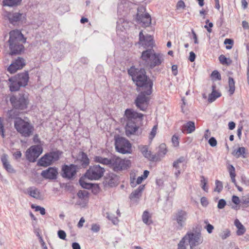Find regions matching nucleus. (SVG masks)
Segmentation results:
<instances>
[{
	"label": "nucleus",
	"mask_w": 249,
	"mask_h": 249,
	"mask_svg": "<svg viewBox=\"0 0 249 249\" xmlns=\"http://www.w3.org/2000/svg\"><path fill=\"white\" fill-rule=\"evenodd\" d=\"M128 74L131 76L132 81L137 86V91L145 90L148 95L152 93L153 82L146 75L144 69L131 67L128 70Z\"/></svg>",
	"instance_id": "f257e3e1"
},
{
	"label": "nucleus",
	"mask_w": 249,
	"mask_h": 249,
	"mask_svg": "<svg viewBox=\"0 0 249 249\" xmlns=\"http://www.w3.org/2000/svg\"><path fill=\"white\" fill-rule=\"evenodd\" d=\"M26 38L24 37L21 31L13 30L9 33V39L8 41L10 54L11 55L21 54L24 51L23 43L26 42Z\"/></svg>",
	"instance_id": "f03ea898"
},
{
	"label": "nucleus",
	"mask_w": 249,
	"mask_h": 249,
	"mask_svg": "<svg viewBox=\"0 0 249 249\" xmlns=\"http://www.w3.org/2000/svg\"><path fill=\"white\" fill-rule=\"evenodd\" d=\"M9 101L13 108L20 110L26 109L29 103L28 95L24 93L12 95Z\"/></svg>",
	"instance_id": "7ed1b4c3"
},
{
	"label": "nucleus",
	"mask_w": 249,
	"mask_h": 249,
	"mask_svg": "<svg viewBox=\"0 0 249 249\" xmlns=\"http://www.w3.org/2000/svg\"><path fill=\"white\" fill-rule=\"evenodd\" d=\"M62 153V151L57 150L47 153L38 160L37 164L42 167L50 166L58 160Z\"/></svg>",
	"instance_id": "20e7f679"
},
{
	"label": "nucleus",
	"mask_w": 249,
	"mask_h": 249,
	"mask_svg": "<svg viewBox=\"0 0 249 249\" xmlns=\"http://www.w3.org/2000/svg\"><path fill=\"white\" fill-rule=\"evenodd\" d=\"M14 126L17 131L25 137L31 135L34 130L32 124L22 119H19L15 121Z\"/></svg>",
	"instance_id": "39448f33"
},
{
	"label": "nucleus",
	"mask_w": 249,
	"mask_h": 249,
	"mask_svg": "<svg viewBox=\"0 0 249 249\" xmlns=\"http://www.w3.org/2000/svg\"><path fill=\"white\" fill-rule=\"evenodd\" d=\"M188 218V213L186 211L178 209L172 215V219L175 222L176 228L181 230L185 226Z\"/></svg>",
	"instance_id": "423d86ee"
},
{
	"label": "nucleus",
	"mask_w": 249,
	"mask_h": 249,
	"mask_svg": "<svg viewBox=\"0 0 249 249\" xmlns=\"http://www.w3.org/2000/svg\"><path fill=\"white\" fill-rule=\"evenodd\" d=\"M130 165L131 162L128 160L122 159L115 156L111 157L110 168L115 172L127 169Z\"/></svg>",
	"instance_id": "0eeeda50"
},
{
	"label": "nucleus",
	"mask_w": 249,
	"mask_h": 249,
	"mask_svg": "<svg viewBox=\"0 0 249 249\" xmlns=\"http://www.w3.org/2000/svg\"><path fill=\"white\" fill-rule=\"evenodd\" d=\"M115 145L116 151L120 153L129 154L132 152L131 144L128 140L123 137L116 138Z\"/></svg>",
	"instance_id": "6e6552de"
},
{
	"label": "nucleus",
	"mask_w": 249,
	"mask_h": 249,
	"mask_svg": "<svg viewBox=\"0 0 249 249\" xmlns=\"http://www.w3.org/2000/svg\"><path fill=\"white\" fill-rule=\"evenodd\" d=\"M105 171L104 168L99 165H94L90 166L85 176L90 180H98L103 176Z\"/></svg>",
	"instance_id": "1a4fd4ad"
},
{
	"label": "nucleus",
	"mask_w": 249,
	"mask_h": 249,
	"mask_svg": "<svg viewBox=\"0 0 249 249\" xmlns=\"http://www.w3.org/2000/svg\"><path fill=\"white\" fill-rule=\"evenodd\" d=\"M5 17L8 19L9 22L14 26H18L25 22L26 15L19 12H6Z\"/></svg>",
	"instance_id": "9d476101"
},
{
	"label": "nucleus",
	"mask_w": 249,
	"mask_h": 249,
	"mask_svg": "<svg viewBox=\"0 0 249 249\" xmlns=\"http://www.w3.org/2000/svg\"><path fill=\"white\" fill-rule=\"evenodd\" d=\"M140 93L138 94L135 100V104L138 108L142 111H145L148 107L150 98L147 96L145 90H140Z\"/></svg>",
	"instance_id": "9b49d317"
},
{
	"label": "nucleus",
	"mask_w": 249,
	"mask_h": 249,
	"mask_svg": "<svg viewBox=\"0 0 249 249\" xmlns=\"http://www.w3.org/2000/svg\"><path fill=\"white\" fill-rule=\"evenodd\" d=\"M77 169V166L75 164H64L62 166L61 176L64 178L71 179L75 176Z\"/></svg>",
	"instance_id": "f8f14e48"
},
{
	"label": "nucleus",
	"mask_w": 249,
	"mask_h": 249,
	"mask_svg": "<svg viewBox=\"0 0 249 249\" xmlns=\"http://www.w3.org/2000/svg\"><path fill=\"white\" fill-rule=\"evenodd\" d=\"M184 236L190 245L198 246L203 242V238L200 233L188 232Z\"/></svg>",
	"instance_id": "ddd939ff"
},
{
	"label": "nucleus",
	"mask_w": 249,
	"mask_h": 249,
	"mask_svg": "<svg viewBox=\"0 0 249 249\" xmlns=\"http://www.w3.org/2000/svg\"><path fill=\"white\" fill-rule=\"evenodd\" d=\"M139 44L144 48L150 47V49H153L154 44L153 37L149 35L144 36L142 31L139 33Z\"/></svg>",
	"instance_id": "4468645a"
},
{
	"label": "nucleus",
	"mask_w": 249,
	"mask_h": 249,
	"mask_svg": "<svg viewBox=\"0 0 249 249\" xmlns=\"http://www.w3.org/2000/svg\"><path fill=\"white\" fill-rule=\"evenodd\" d=\"M25 64V60L24 58L18 57L7 68V71L10 73H14L17 70L22 69Z\"/></svg>",
	"instance_id": "2eb2a0df"
},
{
	"label": "nucleus",
	"mask_w": 249,
	"mask_h": 249,
	"mask_svg": "<svg viewBox=\"0 0 249 249\" xmlns=\"http://www.w3.org/2000/svg\"><path fill=\"white\" fill-rule=\"evenodd\" d=\"M151 58L150 62L148 63L149 65L147 68L150 69H153L155 67L160 65L164 61L163 54L160 53H156L155 51Z\"/></svg>",
	"instance_id": "dca6fc26"
},
{
	"label": "nucleus",
	"mask_w": 249,
	"mask_h": 249,
	"mask_svg": "<svg viewBox=\"0 0 249 249\" xmlns=\"http://www.w3.org/2000/svg\"><path fill=\"white\" fill-rule=\"evenodd\" d=\"M124 116L126 121H135L137 119L142 120L143 114L138 113L131 108H127L124 112Z\"/></svg>",
	"instance_id": "f3484780"
},
{
	"label": "nucleus",
	"mask_w": 249,
	"mask_h": 249,
	"mask_svg": "<svg viewBox=\"0 0 249 249\" xmlns=\"http://www.w3.org/2000/svg\"><path fill=\"white\" fill-rule=\"evenodd\" d=\"M154 50L153 49H148L143 51L141 54V59L142 60L143 65L145 67H148L149 64L148 63L150 62L152 56L154 53Z\"/></svg>",
	"instance_id": "a211bd4d"
},
{
	"label": "nucleus",
	"mask_w": 249,
	"mask_h": 249,
	"mask_svg": "<svg viewBox=\"0 0 249 249\" xmlns=\"http://www.w3.org/2000/svg\"><path fill=\"white\" fill-rule=\"evenodd\" d=\"M58 174L57 169L55 167H49L47 169L43 170L41 176L45 179H55Z\"/></svg>",
	"instance_id": "6ab92c4d"
},
{
	"label": "nucleus",
	"mask_w": 249,
	"mask_h": 249,
	"mask_svg": "<svg viewBox=\"0 0 249 249\" xmlns=\"http://www.w3.org/2000/svg\"><path fill=\"white\" fill-rule=\"evenodd\" d=\"M144 188V185H140L138 188L130 194L129 198L132 202L136 203H138L139 202V199L142 196V194Z\"/></svg>",
	"instance_id": "aec40b11"
},
{
	"label": "nucleus",
	"mask_w": 249,
	"mask_h": 249,
	"mask_svg": "<svg viewBox=\"0 0 249 249\" xmlns=\"http://www.w3.org/2000/svg\"><path fill=\"white\" fill-rule=\"evenodd\" d=\"M167 152L166 145L165 143L160 144L158 149L157 153L154 155V159H153V161H157L161 160V158H163Z\"/></svg>",
	"instance_id": "412c9836"
},
{
	"label": "nucleus",
	"mask_w": 249,
	"mask_h": 249,
	"mask_svg": "<svg viewBox=\"0 0 249 249\" xmlns=\"http://www.w3.org/2000/svg\"><path fill=\"white\" fill-rule=\"evenodd\" d=\"M22 87H25L27 85L29 81V74L27 71L18 73L14 76Z\"/></svg>",
	"instance_id": "4be33fe9"
},
{
	"label": "nucleus",
	"mask_w": 249,
	"mask_h": 249,
	"mask_svg": "<svg viewBox=\"0 0 249 249\" xmlns=\"http://www.w3.org/2000/svg\"><path fill=\"white\" fill-rule=\"evenodd\" d=\"M118 178L117 175L113 173H109L105 177L104 183L113 187L118 184Z\"/></svg>",
	"instance_id": "5701e85b"
},
{
	"label": "nucleus",
	"mask_w": 249,
	"mask_h": 249,
	"mask_svg": "<svg viewBox=\"0 0 249 249\" xmlns=\"http://www.w3.org/2000/svg\"><path fill=\"white\" fill-rule=\"evenodd\" d=\"M139 127L136 125L135 121H126L125 133L127 136L134 134Z\"/></svg>",
	"instance_id": "b1692460"
},
{
	"label": "nucleus",
	"mask_w": 249,
	"mask_h": 249,
	"mask_svg": "<svg viewBox=\"0 0 249 249\" xmlns=\"http://www.w3.org/2000/svg\"><path fill=\"white\" fill-rule=\"evenodd\" d=\"M8 81L9 90L12 92L18 91L20 87H22L14 76L9 77Z\"/></svg>",
	"instance_id": "393cba45"
},
{
	"label": "nucleus",
	"mask_w": 249,
	"mask_h": 249,
	"mask_svg": "<svg viewBox=\"0 0 249 249\" xmlns=\"http://www.w3.org/2000/svg\"><path fill=\"white\" fill-rule=\"evenodd\" d=\"M77 160L79 161L82 167L86 168L89 164V159L87 155L83 151H80L78 155Z\"/></svg>",
	"instance_id": "a878e982"
},
{
	"label": "nucleus",
	"mask_w": 249,
	"mask_h": 249,
	"mask_svg": "<svg viewBox=\"0 0 249 249\" xmlns=\"http://www.w3.org/2000/svg\"><path fill=\"white\" fill-rule=\"evenodd\" d=\"M1 161L2 163L3 168L10 173H15L16 170L13 168L12 166L10 164L8 160V155L3 154L1 157Z\"/></svg>",
	"instance_id": "bb28decb"
},
{
	"label": "nucleus",
	"mask_w": 249,
	"mask_h": 249,
	"mask_svg": "<svg viewBox=\"0 0 249 249\" xmlns=\"http://www.w3.org/2000/svg\"><path fill=\"white\" fill-rule=\"evenodd\" d=\"M137 21L138 23L141 24L142 27H148L151 23V16L148 13H146L142 18L140 17V18H137Z\"/></svg>",
	"instance_id": "cd10ccee"
},
{
	"label": "nucleus",
	"mask_w": 249,
	"mask_h": 249,
	"mask_svg": "<svg viewBox=\"0 0 249 249\" xmlns=\"http://www.w3.org/2000/svg\"><path fill=\"white\" fill-rule=\"evenodd\" d=\"M196 129L195 123L189 121L182 126L181 131L184 134H189L193 132Z\"/></svg>",
	"instance_id": "c85d7f7f"
},
{
	"label": "nucleus",
	"mask_w": 249,
	"mask_h": 249,
	"mask_svg": "<svg viewBox=\"0 0 249 249\" xmlns=\"http://www.w3.org/2000/svg\"><path fill=\"white\" fill-rule=\"evenodd\" d=\"M139 149L145 158H147L149 160L153 161L154 155H152L151 151L148 150V148L147 145H140Z\"/></svg>",
	"instance_id": "c756f323"
},
{
	"label": "nucleus",
	"mask_w": 249,
	"mask_h": 249,
	"mask_svg": "<svg viewBox=\"0 0 249 249\" xmlns=\"http://www.w3.org/2000/svg\"><path fill=\"white\" fill-rule=\"evenodd\" d=\"M22 0H3L2 5L3 6L14 7L19 5Z\"/></svg>",
	"instance_id": "7c9ffc66"
},
{
	"label": "nucleus",
	"mask_w": 249,
	"mask_h": 249,
	"mask_svg": "<svg viewBox=\"0 0 249 249\" xmlns=\"http://www.w3.org/2000/svg\"><path fill=\"white\" fill-rule=\"evenodd\" d=\"M215 85H213L212 86L213 91L212 93L209 94L208 97V102L209 103H212L217 98L220 97L221 96V94L215 90Z\"/></svg>",
	"instance_id": "2f4dec72"
},
{
	"label": "nucleus",
	"mask_w": 249,
	"mask_h": 249,
	"mask_svg": "<svg viewBox=\"0 0 249 249\" xmlns=\"http://www.w3.org/2000/svg\"><path fill=\"white\" fill-rule=\"evenodd\" d=\"M234 225L238 229L236 231V234L237 235L241 236L245 233L246 232V229L238 219H236L235 220Z\"/></svg>",
	"instance_id": "473e14b6"
},
{
	"label": "nucleus",
	"mask_w": 249,
	"mask_h": 249,
	"mask_svg": "<svg viewBox=\"0 0 249 249\" xmlns=\"http://www.w3.org/2000/svg\"><path fill=\"white\" fill-rule=\"evenodd\" d=\"M28 194L32 197L36 199L40 198V193L39 191L35 187H30L28 189Z\"/></svg>",
	"instance_id": "72a5a7b5"
},
{
	"label": "nucleus",
	"mask_w": 249,
	"mask_h": 249,
	"mask_svg": "<svg viewBox=\"0 0 249 249\" xmlns=\"http://www.w3.org/2000/svg\"><path fill=\"white\" fill-rule=\"evenodd\" d=\"M110 159L104 158L101 156H95L94 157V161L96 162H98L104 165H108L110 167Z\"/></svg>",
	"instance_id": "f704fd0d"
},
{
	"label": "nucleus",
	"mask_w": 249,
	"mask_h": 249,
	"mask_svg": "<svg viewBox=\"0 0 249 249\" xmlns=\"http://www.w3.org/2000/svg\"><path fill=\"white\" fill-rule=\"evenodd\" d=\"M143 222L147 225H150L153 222L151 219V215L147 211H144L142 215Z\"/></svg>",
	"instance_id": "c9c22d12"
},
{
	"label": "nucleus",
	"mask_w": 249,
	"mask_h": 249,
	"mask_svg": "<svg viewBox=\"0 0 249 249\" xmlns=\"http://www.w3.org/2000/svg\"><path fill=\"white\" fill-rule=\"evenodd\" d=\"M18 112L16 110L11 109L8 110L7 112V116L9 120L14 119L15 121H16L18 119H21V118L18 117Z\"/></svg>",
	"instance_id": "e433bc0d"
},
{
	"label": "nucleus",
	"mask_w": 249,
	"mask_h": 249,
	"mask_svg": "<svg viewBox=\"0 0 249 249\" xmlns=\"http://www.w3.org/2000/svg\"><path fill=\"white\" fill-rule=\"evenodd\" d=\"M26 158L30 161L34 162L36 161V159L38 158L37 155H35L34 153L28 149L26 152Z\"/></svg>",
	"instance_id": "4c0bfd02"
},
{
	"label": "nucleus",
	"mask_w": 249,
	"mask_h": 249,
	"mask_svg": "<svg viewBox=\"0 0 249 249\" xmlns=\"http://www.w3.org/2000/svg\"><path fill=\"white\" fill-rule=\"evenodd\" d=\"M228 80L229 91L230 95H231L234 93L235 91V82L233 78L231 77H229Z\"/></svg>",
	"instance_id": "58836bf2"
},
{
	"label": "nucleus",
	"mask_w": 249,
	"mask_h": 249,
	"mask_svg": "<svg viewBox=\"0 0 249 249\" xmlns=\"http://www.w3.org/2000/svg\"><path fill=\"white\" fill-rule=\"evenodd\" d=\"M29 149L32 152V153L37 155L38 157L42 153L43 151L42 147L38 145L32 146Z\"/></svg>",
	"instance_id": "ea45409f"
},
{
	"label": "nucleus",
	"mask_w": 249,
	"mask_h": 249,
	"mask_svg": "<svg viewBox=\"0 0 249 249\" xmlns=\"http://www.w3.org/2000/svg\"><path fill=\"white\" fill-rule=\"evenodd\" d=\"M245 148L244 147H239L236 150L233 152V155L236 156L237 158L242 156L245 158L244 154H245Z\"/></svg>",
	"instance_id": "a19ab883"
},
{
	"label": "nucleus",
	"mask_w": 249,
	"mask_h": 249,
	"mask_svg": "<svg viewBox=\"0 0 249 249\" xmlns=\"http://www.w3.org/2000/svg\"><path fill=\"white\" fill-rule=\"evenodd\" d=\"M78 197L81 199H86L89 197V193L86 190H80L77 193Z\"/></svg>",
	"instance_id": "79ce46f5"
},
{
	"label": "nucleus",
	"mask_w": 249,
	"mask_h": 249,
	"mask_svg": "<svg viewBox=\"0 0 249 249\" xmlns=\"http://www.w3.org/2000/svg\"><path fill=\"white\" fill-rule=\"evenodd\" d=\"M204 223L206 224V226H204V228L207 230L209 233H212L214 229V227L209 223L207 219L205 220Z\"/></svg>",
	"instance_id": "37998d69"
},
{
	"label": "nucleus",
	"mask_w": 249,
	"mask_h": 249,
	"mask_svg": "<svg viewBox=\"0 0 249 249\" xmlns=\"http://www.w3.org/2000/svg\"><path fill=\"white\" fill-rule=\"evenodd\" d=\"M145 8L142 6L139 7L137 9V18H140V17H142V16H144V14L146 13L145 12Z\"/></svg>",
	"instance_id": "c03bdc74"
},
{
	"label": "nucleus",
	"mask_w": 249,
	"mask_h": 249,
	"mask_svg": "<svg viewBox=\"0 0 249 249\" xmlns=\"http://www.w3.org/2000/svg\"><path fill=\"white\" fill-rule=\"evenodd\" d=\"M223 189V183L221 181L215 180V187L214 191L220 193Z\"/></svg>",
	"instance_id": "a18cd8bd"
},
{
	"label": "nucleus",
	"mask_w": 249,
	"mask_h": 249,
	"mask_svg": "<svg viewBox=\"0 0 249 249\" xmlns=\"http://www.w3.org/2000/svg\"><path fill=\"white\" fill-rule=\"evenodd\" d=\"M79 183L81 186L85 189H89L92 188V184L89 183H87L81 178L79 179Z\"/></svg>",
	"instance_id": "49530a36"
},
{
	"label": "nucleus",
	"mask_w": 249,
	"mask_h": 249,
	"mask_svg": "<svg viewBox=\"0 0 249 249\" xmlns=\"http://www.w3.org/2000/svg\"><path fill=\"white\" fill-rule=\"evenodd\" d=\"M231 235V231L230 230L227 229L223 231L220 234V237L223 240L226 239Z\"/></svg>",
	"instance_id": "de8ad7c7"
},
{
	"label": "nucleus",
	"mask_w": 249,
	"mask_h": 249,
	"mask_svg": "<svg viewBox=\"0 0 249 249\" xmlns=\"http://www.w3.org/2000/svg\"><path fill=\"white\" fill-rule=\"evenodd\" d=\"M224 43L225 44L230 45L226 46V48L227 50H230L232 48V45L233 44V40L231 39L226 38L225 39Z\"/></svg>",
	"instance_id": "09e8293b"
},
{
	"label": "nucleus",
	"mask_w": 249,
	"mask_h": 249,
	"mask_svg": "<svg viewBox=\"0 0 249 249\" xmlns=\"http://www.w3.org/2000/svg\"><path fill=\"white\" fill-rule=\"evenodd\" d=\"M107 217L110 220L112 221V222L115 224L118 222V219L117 217H115L113 214H110L109 213H107Z\"/></svg>",
	"instance_id": "8fccbe9b"
},
{
	"label": "nucleus",
	"mask_w": 249,
	"mask_h": 249,
	"mask_svg": "<svg viewBox=\"0 0 249 249\" xmlns=\"http://www.w3.org/2000/svg\"><path fill=\"white\" fill-rule=\"evenodd\" d=\"M2 119L0 117V135L2 138H4L5 135L4 134L5 131L4 128V125L2 122Z\"/></svg>",
	"instance_id": "3c124183"
},
{
	"label": "nucleus",
	"mask_w": 249,
	"mask_h": 249,
	"mask_svg": "<svg viewBox=\"0 0 249 249\" xmlns=\"http://www.w3.org/2000/svg\"><path fill=\"white\" fill-rule=\"evenodd\" d=\"M32 208H35L36 211H39L40 213L42 215H44L46 213L45 209L43 207H41L39 206L34 207L33 205H32Z\"/></svg>",
	"instance_id": "603ef678"
},
{
	"label": "nucleus",
	"mask_w": 249,
	"mask_h": 249,
	"mask_svg": "<svg viewBox=\"0 0 249 249\" xmlns=\"http://www.w3.org/2000/svg\"><path fill=\"white\" fill-rule=\"evenodd\" d=\"M185 240H186V239L184 236L178 244V248L177 249H186V247L185 246Z\"/></svg>",
	"instance_id": "864d4df0"
},
{
	"label": "nucleus",
	"mask_w": 249,
	"mask_h": 249,
	"mask_svg": "<svg viewBox=\"0 0 249 249\" xmlns=\"http://www.w3.org/2000/svg\"><path fill=\"white\" fill-rule=\"evenodd\" d=\"M226 205V201L224 199H220L217 204V208L219 209H223L225 206Z\"/></svg>",
	"instance_id": "5fc2aeb1"
},
{
	"label": "nucleus",
	"mask_w": 249,
	"mask_h": 249,
	"mask_svg": "<svg viewBox=\"0 0 249 249\" xmlns=\"http://www.w3.org/2000/svg\"><path fill=\"white\" fill-rule=\"evenodd\" d=\"M211 76L213 78H215L217 80H221V77L220 73L216 70L213 71L212 74Z\"/></svg>",
	"instance_id": "6e6d98bb"
},
{
	"label": "nucleus",
	"mask_w": 249,
	"mask_h": 249,
	"mask_svg": "<svg viewBox=\"0 0 249 249\" xmlns=\"http://www.w3.org/2000/svg\"><path fill=\"white\" fill-rule=\"evenodd\" d=\"M58 236L59 238L65 240L66 237V233L63 230H59L57 232Z\"/></svg>",
	"instance_id": "4d7b16f0"
},
{
	"label": "nucleus",
	"mask_w": 249,
	"mask_h": 249,
	"mask_svg": "<svg viewBox=\"0 0 249 249\" xmlns=\"http://www.w3.org/2000/svg\"><path fill=\"white\" fill-rule=\"evenodd\" d=\"M157 129V125L154 126L151 132H150V134L149 138L150 139L152 140L155 137V136L156 134Z\"/></svg>",
	"instance_id": "13d9d810"
},
{
	"label": "nucleus",
	"mask_w": 249,
	"mask_h": 249,
	"mask_svg": "<svg viewBox=\"0 0 249 249\" xmlns=\"http://www.w3.org/2000/svg\"><path fill=\"white\" fill-rule=\"evenodd\" d=\"M208 142L212 147H214L217 144V141L214 137H211L209 140Z\"/></svg>",
	"instance_id": "bf43d9fd"
},
{
	"label": "nucleus",
	"mask_w": 249,
	"mask_h": 249,
	"mask_svg": "<svg viewBox=\"0 0 249 249\" xmlns=\"http://www.w3.org/2000/svg\"><path fill=\"white\" fill-rule=\"evenodd\" d=\"M219 60L221 64L225 65L227 63V58L223 54H221L219 56Z\"/></svg>",
	"instance_id": "052dcab7"
},
{
	"label": "nucleus",
	"mask_w": 249,
	"mask_h": 249,
	"mask_svg": "<svg viewBox=\"0 0 249 249\" xmlns=\"http://www.w3.org/2000/svg\"><path fill=\"white\" fill-rule=\"evenodd\" d=\"M172 141L175 146H177L179 145L178 138L175 135L173 136Z\"/></svg>",
	"instance_id": "680f3d73"
},
{
	"label": "nucleus",
	"mask_w": 249,
	"mask_h": 249,
	"mask_svg": "<svg viewBox=\"0 0 249 249\" xmlns=\"http://www.w3.org/2000/svg\"><path fill=\"white\" fill-rule=\"evenodd\" d=\"M229 171L231 177H235V168L232 165H230Z\"/></svg>",
	"instance_id": "e2e57ef3"
},
{
	"label": "nucleus",
	"mask_w": 249,
	"mask_h": 249,
	"mask_svg": "<svg viewBox=\"0 0 249 249\" xmlns=\"http://www.w3.org/2000/svg\"><path fill=\"white\" fill-rule=\"evenodd\" d=\"M231 200L232 202L236 205H238L241 202L239 197L236 196H233Z\"/></svg>",
	"instance_id": "0e129e2a"
},
{
	"label": "nucleus",
	"mask_w": 249,
	"mask_h": 249,
	"mask_svg": "<svg viewBox=\"0 0 249 249\" xmlns=\"http://www.w3.org/2000/svg\"><path fill=\"white\" fill-rule=\"evenodd\" d=\"M200 202L201 205L204 207H206L209 204L207 198L204 196L201 198Z\"/></svg>",
	"instance_id": "69168bd1"
},
{
	"label": "nucleus",
	"mask_w": 249,
	"mask_h": 249,
	"mask_svg": "<svg viewBox=\"0 0 249 249\" xmlns=\"http://www.w3.org/2000/svg\"><path fill=\"white\" fill-rule=\"evenodd\" d=\"M91 230L92 231L97 232L100 230V226L97 224H93L91 226Z\"/></svg>",
	"instance_id": "338daca9"
},
{
	"label": "nucleus",
	"mask_w": 249,
	"mask_h": 249,
	"mask_svg": "<svg viewBox=\"0 0 249 249\" xmlns=\"http://www.w3.org/2000/svg\"><path fill=\"white\" fill-rule=\"evenodd\" d=\"M241 202L243 204H245L247 206H249V198L243 197L241 200Z\"/></svg>",
	"instance_id": "774afa93"
}]
</instances>
